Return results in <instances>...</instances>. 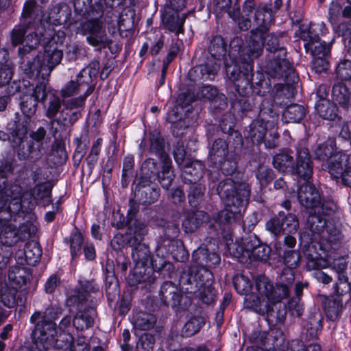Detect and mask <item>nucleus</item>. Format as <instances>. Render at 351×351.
I'll use <instances>...</instances> for the list:
<instances>
[{
    "label": "nucleus",
    "mask_w": 351,
    "mask_h": 351,
    "mask_svg": "<svg viewBox=\"0 0 351 351\" xmlns=\"http://www.w3.org/2000/svg\"><path fill=\"white\" fill-rule=\"evenodd\" d=\"M62 58V51L58 49L57 45L54 46L53 43L50 41L49 45L45 47L43 53H40L33 62H27L23 66L25 73L29 78L40 76L43 79V82L37 84L33 88H28L25 92L31 97V99L34 98L29 107L27 106L25 101L21 103V110L26 116L33 115L36 112L38 101L43 102L46 99L47 92H46L45 80L49 75L54 66L60 62Z\"/></svg>",
    "instance_id": "1"
},
{
    "label": "nucleus",
    "mask_w": 351,
    "mask_h": 351,
    "mask_svg": "<svg viewBox=\"0 0 351 351\" xmlns=\"http://www.w3.org/2000/svg\"><path fill=\"white\" fill-rule=\"evenodd\" d=\"M298 198L300 204L309 210L307 226L313 234H321L322 238H326L330 242L338 239L337 230H334V235L329 230L326 218L335 211V202L331 200L322 202L319 190L308 181L300 186Z\"/></svg>",
    "instance_id": "2"
},
{
    "label": "nucleus",
    "mask_w": 351,
    "mask_h": 351,
    "mask_svg": "<svg viewBox=\"0 0 351 351\" xmlns=\"http://www.w3.org/2000/svg\"><path fill=\"white\" fill-rule=\"evenodd\" d=\"M264 44L268 51L274 52L279 51L280 56H286L285 49L279 47L278 39L274 34L261 33V29L252 32L247 46L239 49V51L240 56H243V59L246 62L245 72L243 73L239 71L237 73L235 69L237 66L234 65V68H232L231 65H226L227 75L234 82L238 89L242 84L250 86L252 80L251 72L253 69L251 61L261 55Z\"/></svg>",
    "instance_id": "3"
},
{
    "label": "nucleus",
    "mask_w": 351,
    "mask_h": 351,
    "mask_svg": "<svg viewBox=\"0 0 351 351\" xmlns=\"http://www.w3.org/2000/svg\"><path fill=\"white\" fill-rule=\"evenodd\" d=\"M98 69L97 63H92L89 67L80 71L75 81L71 80L62 88L61 96L64 99L80 95L67 101L65 108L61 112V116L66 123L73 124L80 117V112L77 109L83 106L86 97L92 93L93 88L90 84L92 76L96 75Z\"/></svg>",
    "instance_id": "4"
},
{
    "label": "nucleus",
    "mask_w": 351,
    "mask_h": 351,
    "mask_svg": "<svg viewBox=\"0 0 351 351\" xmlns=\"http://www.w3.org/2000/svg\"><path fill=\"white\" fill-rule=\"evenodd\" d=\"M287 296L288 289L285 285L274 288L267 277L258 276L255 278L254 290L245 296V305L258 314L271 315L277 305L280 307L281 300Z\"/></svg>",
    "instance_id": "5"
},
{
    "label": "nucleus",
    "mask_w": 351,
    "mask_h": 351,
    "mask_svg": "<svg viewBox=\"0 0 351 351\" xmlns=\"http://www.w3.org/2000/svg\"><path fill=\"white\" fill-rule=\"evenodd\" d=\"M192 258L199 267H190L187 274L181 276L180 283L190 285V287L185 288L189 293L203 294L206 291L211 292L213 276L204 265L212 267L219 264L220 257L215 252H208L207 248L200 247L193 252Z\"/></svg>",
    "instance_id": "6"
},
{
    "label": "nucleus",
    "mask_w": 351,
    "mask_h": 351,
    "mask_svg": "<svg viewBox=\"0 0 351 351\" xmlns=\"http://www.w3.org/2000/svg\"><path fill=\"white\" fill-rule=\"evenodd\" d=\"M232 182L227 180L221 182L217 189L218 194L224 201L226 208L218 214L219 223H231L241 219L250 197V189L247 184H242L235 190Z\"/></svg>",
    "instance_id": "7"
},
{
    "label": "nucleus",
    "mask_w": 351,
    "mask_h": 351,
    "mask_svg": "<svg viewBox=\"0 0 351 351\" xmlns=\"http://www.w3.org/2000/svg\"><path fill=\"white\" fill-rule=\"evenodd\" d=\"M316 156L319 160H326L328 172L332 177L341 180V182L351 187V167L348 166V156L342 152H334L330 145L323 144L316 150Z\"/></svg>",
    "instance_id": "8"
},
{
    "label": "nucleus",
    "mask_w": 351,
    "mask_h": 351,
    "mask_svg": "<svg viewBox=\"0 0 351 351\" xmlns=\"http://www.w3.org/2000/svg\"><path fill=\"white\" fill-rule=\"evenodd\" d=\"M134 234L136 237L134 243H132V240L129 242L132 245L136 246L132 250V256L135 267L134 269V276H136V280L138 282L146 281L148 277L145 274H148L152 271V269L149 267H146L149 261L150 254L147 246L143 243L138 242V240L142 239V237L145 234V225L137 221L134 222Z\"/></svg>",
    "instance_id": "9"
},
{
    "label": "nucleus",
    "mask_w": 351,
    "mask_h": 351,
    "mask_svg": "<svg viewBox=\"0 0 351 351\" xmlns=\"http://www.w3.org/2000/svg\"><path fill=\"white\" fill-rule=\"evenodd\" d=\"M319 251H317L316 245H308L304 253L307 258L306 267L308 270H317L314 278L320 282L327 285L332 281V278L322 271L320 269L329 267L330 261L328 254L319 246Z\"/></svg>",
    "instance_id": "10"
},
{
    "label": "nucleus",
    "mask_w": 351,
    "mask_h": 351,
    "mask_svg": "<svg viewBox=\"0 0 351 351\" xmlns=\"http://www.w3.org/2000/svg\"><path fill=\"white\" fill-rule=\"evenodd\" d=\"M210 56L214 59L209 60L204 65H200L195 68V72L199 71L202 74V78L206 80H213L215 74L220 68V58L225 55L226 47L223 40L220 36H216L210 41L208 48Z\"/></svg>",
    "instance_id": "11"
},
{
    "label": "nucleus",
    "mask_w": 351,
    "mask_h": 351,
    "mask_svg": "<svg viewBox=\"0 0 351 351\" xmlns=\"http://www.w3.org/2000/svg\"><path fill=\"white\" fill-rule=\"evenodd\" d=\"M77 33L88 34L86 38L88 44L99 49L105 48L110 43L104 24L99 19H90L82 23L77 29Z\"/></svg>",
    "instance_id": "12"
},
{
    "label": "nucleus",
    "mask_w": 351,
    "mask_h": 351,
    "mask_svg": "<svg viewBox=\"0 0 351 351\" xmlns=\"http://www.w3.org/2000/svg\"><path fill=\"white\" fill-rule=\"evenodd\" d=\"M164 144L159 134L152 133L150 136V151L161 155L162 165L161 171L158 174V180L164 189H168L173 180L174 175L171 172V160L163 154Z\"/></svg>",
    "instance_id": "13"
},
{
    "label": "nucleus",
    "mask_w": 351,
    "mask_h": 351,
    "mask_svg": "<svg viewBox=\"0 0 351 351\" xmlns=\"http://www.w3.org/2000/svg\"><path fill=\"white\" fill-rule=\"evenodd\" d=\"M228 144L219 138L213 143L209 152V160L214 167L226 175L232 173L236 169L234 161L228 159Z\"/></svg>",
    "instance_id": "14"
},
{
    "label": "nucleus",
    "mask_w": 351,
    "mask_h": 351,
    "mask_svg": "<svg viewBox=\"0 0 351 351\" xmlns=\"http://www.w3.org/2000/svg\"><path fill=\"white\" fill-rule=\"evenodd\" d=\"M22 189L18 184H8L5 180L0 182V209L16 212L21 208Z\"/></svg>",
    "instance_id": "15"
},
{
    "label": "nucleus",
    "mask_w": 351,
    "mask_h": 351,
    "mask_svg": "<svg viewBox=\"0 0 351 351\" xmlns=\"http://www.w3.org/2000/svg\"><path fill=\"white\" fill-rule=\"evenodd\" d=\"M315 30L314 25L301 27L300 36L304 42L306 50L310 51L313 57H326L330 53V47L324 41L320 40L317 34H313Z\"/></svg>",
    "instance_id": "16"
},
{
    "label": "nucleus",
    "mask_w": 351,
    "mask_h": 351,
    "mask_svg": "<svg viewBox=\"0 0 351 351\" xmlns=\"http://www.w3.org/2000/svg\"><path fill=\"white\" fill-rule=\"evenodd\" d=\"M243 248L248 256H252L256 260L266 261L269 256V246L262 245L256 237H250L243 241Z\"/></svg>",
    "instance_id": "17"
},
{
    "label": "nucleus",
    "mask_w": 351,
    "mask_h": 351,
    "mask_svg": "<svg viewBox=\"0 0 351 351\" xmlns=\"http://www.w3.org/2000/svg\"><path fill=\"white\" fill-rule=\"evenodd\" d=\"M299 177L308 181L313 173V167L309 152L307 149H301L298 152V159L295 168L292 171Z\"/></svg>",
    "instance_id": "18"
},
{
    "label": "nucleus",
    "mask_w": 351,
    "mask_h": 351,
    "mask_svg": "<svg viewBox=\"0 0 351 351\" xmlns=\"http://www.w3.org/2000/svg\"><path fill=\"white\" fill-rule=\"evenodd\" d=\"M8 282L14 289H25L27 282L29 281L31 274L25 267L14 266L8 271Z\"/></svg>",
    "instance_id": "19"
},
{
    "label": "nucleus",
    "mask_w": 351,
    "mask_h": 351,
    "mask_svg": "<svg viewBox=\"0 0 351 351\" xmlns=\"http://www.w3.org/2000/svg\"><path fill=\"white\" fill-rule=\"evenodd\" d=\"M160 295L165 305L176 306L180 304L182 297L180 290L171 282L163 283L160 290Z\"/></svg>",
    "instance_id": "20"
},
{
    "label": "nucleus",
    "mask_w": 351,
    "mask_h": 351,
    "mask_svg": "<svg viewBox=\"0 0 351 351\" xmlns=\"http://www.w3.org/2000/svg\"><path fill=\"white\" fill-rule=\"evenodd\" d=\"M208 220V215L204 211L188 213L183 220L182 227L186 232H191Z\"/></svg>",
    "instance_id": "21"
},
{
    "label": "nucleus",
    "mask_w": 351,
    "mask_h": 351,
    "mask_svg": "<svg viewBox=\"0 0 351 351\" xmlns=\"http://www.w3.org/2000/svg\"><path fill=\"white\" fill-rule=\"evenodd\" d=\"M43 103L45 109V116L49 119H53L57 115L62 104L59 93L55 90L47 91L46 99Z\"/></svg>",
    "instance_id": "22"
},
{
    "label": "nucleus",
    "mask_w": 351,
    "mask_h": 351,
    "mask_svg": "<svg viewBox=\"0 0 351 351\" xmlns=\"http://www.w3.org/2000/svg\"><path fill=\"white\" fill-rule=\"evenodd\" d=\"M156 322V318L153 314L145 312L135 313L131 319L136 330H149L154 326Z\"/></svg>",
    "instance_id": "23"
},
{
    "label": "nucleus",
    "mask_w": 351,
    "mask_h": 351,
    "mask_svg": "<svg viewBox=\"0 0 351 351\" xmlns=\"http://www.w3.org/2000/svg\"><path fill=\"white\" fill-rule=\"evenodd\" d=\"M332 97L334 102L338 104L343 108L348 109L351 99V93L343 84L337 83L332 88Z\"/></svg>",
    "instance_id": "24"
},
{
    "label": "nucleus",
    "mask_w": 351,
    "mask_h": 351,
    "mask_svg": "<svg viewBox=\"0 0 351 351\" xmlns=\"http://www.w3.org/2000/svg\"><path fill=\"white\" fill-rule=\"evenodd\" d=\"M204 167L201 162L193 161L184 165L182 176L191 184L196 183L203 175Z\"/></svg>",
    "instance_id": "25"
},
{
    "label": "nucleus",
    "mask_w": 351,
    "mask_h": 351,
    "mask_svg": "<svg viewBox=\"0 0 351 351\" xmlns=\"http://www.w3.org/2000/svg\"><path fill=\"white\" fill-rule=\"evenodd\" d=\"M306 114L304 106L298 104H291L287 106L282 114V121L286 123H299Z\"/></svg>",
    "instance_id": "26"
},
{
    "label": "nucleus",
    "mask_w": 351,
    "mask_h": 351,
    "mask_svg": "<svg viewBox=\"0 0 351 351\" xmlns=\"http://www.w3.org/2000/svg\"><path fill=\"white\" fill-rule=\"evenodd\" d=\"M266 130V123L263 119L255 120L250 125L248 136L254 143H261L265 138Z\"/></svg>",
    "instance_id": "27"
},
{
    "label": "nucleus",
    "mask_w": 351,
    "mask_h": 351,
    "mask_svg": "<svg viewBox=\"0 0 351 351\" xmlns=\"http://www.w3.org/2000/svg\"><path fill=\"white\" fill-rule=\"evenodd\" d=\"M25 261L28 265H35L40 260L42 250L38 242L31 241L26 243L24 248Z\"/></svg>",
    "instance_id": "28"
},
{
    "label": "nucleus",
    "mask_w": 351,
    "mask_h": 351,
    "mask_svg": "<svg viewBox=\"0 0 351 351\" xmlns=\"http://www.w3.org/2000/svg\"><path fill=\"white\" fill-rule=\"evenodd\" d=\"M293 157L287 153H281L274 157V168L280 172H291L293 170Z\"/></svg>",
    "instance_id": "29"
},
{
    "label": "nucleus",
    "mask_w": 351,
    "mask_h": 351,
    "mask_svg": "<svg viewBox=\"0 0 351 351\" xmlns=\"http://www.w3.org/2000/svg\"><path fill=\"white\" fill-rule=\"evenodd\" d=\"M343 304L339 298L329 299L324 303V311L326 317L331 321L336 320L342 310Z\"/></svg>",
    "instance_id": "30"
},
{
    "label": "nucleus",
    "mask_w": 351,
    "mask_h": 351,
    "mask_svg": "<svg viewBox=\"0 0 351 351\" xmlns=\"http://www.w3.org/2000/svg\"><path fill=\"white\" fill-rule=\"evenodd\" d=\"M94 311L89 310L78 313L73 319V326L77 330H84L90 327L93 324Z\"/></svg>",
    "instance_id": "31"
},
{
    "label": "nucleus",
    "mask_w": 351,
    "mask_h": 351,
    "mask_svg": "<svg viewBox=\"0 0 351 351\" xmlns=\"http://www.w3.org/2000/svg\"><path fill=\"white\" fill-rule=\"evenodd\" d=\"M278 56H280V55ZM274 71L275 75L284 77L290 75L293 71V66L289 60L284 58L278 57L275 58L274 61Z\"/></svg>",
    "instance_id": "32"
},
{
    "label": "nucleus",
    "mask_w": 351,
    "mask_h": 351,
    "mask_svg": "<svg viewBox=\"0 0 351 351\" xmlns=\"http://www.w3.org/2000/svg\"><path fill=\"white\" fill-rule=\"evenodd\" d=\"M279 216L283 223L284 232L294 234L299 228V221L296 216L292 213L285 215L283 212H279Z\"/></svg>",
    "instance_id": "33"
},
{
    "label": "nucleus",
    "mask_w": 351,
    "mask_h": 351,
    "mask_svg": "<svg viewBox=\"0 0 351 351\" xmlns=\"http://www.w3.org/2000/svg\"><path fill=\"white\" fill-rule=\"evenodd\" d=\"M204 320L202 317H197L189 320L182 330V335L184 337H191L197 333L204 325Z\"/></svg>",
    "instance_id": "34"
},
{
    "label": "nucleus",
    "mask_w": 351,
    "mask_h": 351,
    "mask_svg": "<svg viewBox=\"0 0 351 351\" xmlns=\"http://www.w3.org/2000/svg\"><path fill=\"white\" fill-rule=\"evenodd\" d=\"M319 115L324 119L332 120L337 117L335 107L328 101H323L316 106Z\"/></svg>",
    "instance_id": "35"
},
{
    "label": "nucleus",
    "mask_w": 351,
    "mask_h": 351,
    "mask_svg": "<svg viewBox=\"0 0 351 351\" xmlns=\"http://www.w3.org/2000/svg\"><path fill=\"white\" fill-rule=\"evenodd\" d=\"M32 200L30 202L31 207L34 206L36 200L47 198L51 202V190L46 184H38L32 191Z\"/></svg>",
    "instance_id": "36"
},
{
    "label": "nucleus",
    "mask_w": 351,
    "mask_h": 351,
    "mask_svg": "<svg viewBox=\"0 0 351 351\" xmlns=\"http://www.w3.org/2000/svg\"><path fill=\"white\" fill-rule=\"evenodd\" d=\"M234 285L237 291L241 295L250 294L254 290L250 280L243 275L236 276L234 279Z\"/></svg>",
    "instance_id": "37"
},
{
    "label": "nucleus",
    "mask_w": 351,
    "mask_h": 351,
    "mask_svg": "<svg viewBox=\"0 0 351 351\" xmlns=\"http://www.w3.org/2000/svg\"><path fill=\"white\" fill-rule=\"evenodd\" d=\"M40 42V38L36 33H28L24 39L25 46L19 49L20 56L24 55L26 52L36 48Z\"/></svg>",
    "instance_id": "38"
},
{
    "label": "nucleus",
    "mask_w": 351,
    "mask_h": 351,
    "mask_svg": "<svg viewBox=\"0 0 351 351\" xmlns=\"http://www.w3.org/2000/svg\"><path fill=\"white\" fill-rule=\"evenodd\" d=\"M17 289L6 287L0 292V302L8 308H12L16 303V292Z\"/></svg>",
    "instance_id": "39"
},
{
    "label": "nucleus",
    "mask_w": 351,
    "mask_h": 351,
    "mask_svg": "<svg viewBox=\"0 0 351 351\" xmlns=\"http://www.w3.org/2000/svg\"><path fill=\"white\" fill-rule=\"evenodd\" d=\"M0 140H8L10 142L12 147L16 148L23 146L24 147V134L14 132L10 136L7 133L0 131Z\"/></svg>",
    "instance_id": "40"
},
{
    "label": "nucleus",
    "mask_w": 351,
    "mask_h": 351,
    "mask_svg": "<svg viewBox=\"0 0 351 351\" xmlns=\"http://www.w3.org/2000/svg\"><path fill=\"white\" fill-rule=\"evenodd\" d=\"M336 73L341 80L351 79V60L347 59L341 60L336 68Z\"/></svg>",
    "instance_id": "41"
},
{
    "label": "nucleus",
    "mask_w": 351,
    "mask_h": 351,
    "mask_svg": "<svg viewBox=\"0 0 351 351\" xmlns=\"http://www.w3.org/2000/svg\"><path fill=\"white\" fill-rule=\"evenodd\" d=\"M265 227L268 231L276 236L284 232L283 223L279 215L269 220Z\"/></svg>",
    "instance_id": "42"
},
{
    "label": "nucleus",
    "mask_w": 351,
    "mask_h": 351,
    "mask_svg": "<svg viewBox=\"0 0 351 351\" xmlns=\"http://www.w3.org/2000/svg\"><path fill=\"white\" fill-rule=\"evenodd\" d=\"M285 265L290 269H294L298 267L300 256L298 252L295 250H287L285 252L284 256Z\"/></svg>",
    "instance_id": "43"
},
{
    "label": "nucleus",
    "mask_w": 351,
    "mask_h": 351,
    "mask_svg": "<svg viewBox=\"0 0 351 351\" xmlns=\"http://www.w3.org/2000/svg\"><path fill=\"white\" fill-rule=\"evenodd\" d=\"M205 191L204 186L201 184H194L191 188L189 195V203L195 206L196 203L201 199Z\"/></svg>",
    "instance_id": "44"
},
{
    "label": "nucleus",
    "mask_w": 351,
    "mask_h": 351,
    "mask_svg": "<svg viewBox=\"0 0 351 351\" xmlns=\"http://www.w3.org/2000/svg\"><path fill=\"white\" fill-rule=\"evenodd\" d=\"M186 15H184L182 19H180L178 15L176 17H171L168 20L166 26L171 32L179 34L182 32V26L184 23Z\"/></svg>",
    "instance_id": "45"
},
{
    "label": "nucleus",
    "mask_w": 351,
    "mask_h": 351,
    "mask_svg": "<svg viewBox=\"0 0 351 351\" xmlns=\"http://www.w3.org/2000/svg\"><path fill=\"white\" fill-rule=\"evenodd\" d=\"M254 18L258 26L265 27L271 21V14L263 9H258L255 11Z\"/></svg>",
    "instance_id": "46"
},
{
    "label": "nucleus",
    "mask_w": 351,
    "mask_h": 351,
    "mask_svg": "<svg viewBox=\"0 0 351 351\" xmlns=\"http://www.w3.org/2000/svg\"><path fill=\"white\" fill-rule=\"evenodd\" d=\"M329 68V62L326 57H313L312 69L317 73L326 71Z\"/></svg>",
    "instance_id": "47"
},
{
    "label": "nucleus",
    "mask_w": 351,
    "mask_h": 351,
    "mask_svg": "<svg viewBox=\"0 0 351 351\" xmlns=\"http://www.w3.org/2000/svg\"><path fill=\"white\" fill-rule=\"evenodd\" d=\"M342 7L337 2H332L329 8V20L332 25L337 23L338 19L342 14Z\"/></svg>",
    "instance_id": "48"
},
{
    "label": "nucleus",
    "mask_w": 351,
    "mask_h": 351,
    "mask_svg": "<svg viewBox=\"0 0 351 351\" xmlns=\"http://www.w3.org/2000/svg\"><path fill=\"white\" fill-rule=\"evenodd\" d=\"M294 281V274L293 269L287 268L283 270L280 276V282L276 285L277 287L285 285L288 289V294L289 293V285H291Z\"/></svg>",
    "instance_id": "49"
},
{
    "label": "nucleus",
    "mask_w": 351,
    "mask_h": 351,
    "mask_svg": "<svg viewBox=\"0 0 351 351\" xmlns=\"http://www.w3.org/2000/svg\"><path fill=\"white\" fill-rule=\"evenodd\" d=\"M198 95L202 98L212 100L217 95V90L213 86L204 85L200 88Z\"/></svg>",
    "instance_id": "50"
},
{
    "label": "nucleus",
    "mask_w": 351,
    "mask_h": 351,
    "mask_svg": "<svg viewBox=\"0 0 351 351\" xmlns=\"http://www.w3.org/2000/svg\"><path fill=\"white\" fill-rule=\"evenodd\" d=\"M83 243V238L81 234H74L71 239V254L73 258L77 255L81 245Z\"/></svg>",
    "instance_id": "51"
},
{
    "label": "nucleus",
    "mask_w": 351,
    "mask_h": 351,
    "mask_svg": "<svg viewBox=\"0 0 351 351\" xmlns=\"http://www.w3.org/2000/svg\"><path fill=\"white\" fill-rule=\"evenodd\" d=\"M102 140L101 138H97L95 141H94L90 152L87 158V160L91 162L95 163L97 160V156L101 151Z\"/></svg>",
    "instance_id": "52"
},
{
    "label": "nucleus",
    "mask_w": 351,
    "mask_h": 351,
    "mask_svg": "<svg viewBox=\"0 0 351 351\" xmlns=\"http://www.w3.org/2000/svg\"><path fill=\"white\" fill-rule=\"evenodd\" d=\"M27 34V30L23 27L14 28L12 33V42L14 45L24 43V36Z\"/></svg>",
    "instance_id": "53"
},
{
    "label": "nucleus",
    "mask_w": 351,
    "mask_h": 351,
    "mask_svg": "<svg viewBox=\"0 0 351 351\" xmlns=\"http://www.w3.org/2000/svg\"><path fill=\"white\" fill-rule=\"evenodd\" d=\"M288 308L293 315L300 317L303 312V306L300 303V300L298 298H293L288 302Z\"/></svg>",
    "instance_id": "54"
},
{
    "label": "nucleus",
    "mask_w": 351,
    "mask_h": 351,
    "mask_svg": "<svg viewBox=\"0 0 351 351\" xmlns=\"http://www.w3.org/2000/svg\"><path fill=\"white\" fill-rule=\"evenodd\" d=\"M12 77V68L5 65L0 69V87L7 84Z\"/></svg>",
    "instance_id": "55"
},
{
    "label": "nucleus",
    "mask_w": 351,
    "mask_h": 351,
    "mask_svg": "<svg viewBox=\"0 0 351 351\" xmlns=\"http://www.w3.org/2000/svg\"><path fill=\"white\" fill-rule=\"evenodd\" d=\"M9 229L8 231L5 230V233L3 234L4 240L2 236H0V241L3 245L10 246L15 242V239L16 237V233L14 230H11V228L9 227L8 228Z\"/></svg>",
    "instance_id": "56"
},
{
    "label": "nucleus",
    "mask_w": 351,
    "mask_h": 351,
    "mask_svg": "<svg viewBox=\"0 0 351 351\" xmlns=\"http://www.w3.org/2000/svg\"><path fill=\"white\" fill-rule=\"evenodd\" d=\"M271 170L266 167H261L258 170L256 178L260 180L261 184H263L265 182L266 183L271 179Z\"/></svg>",
    "instance_id": "57"
},
{
    "label": "nucleus",
    "mask_w": 351,
    "mask_h": 351,
    "mask_svg": "<svg viewBox=\"0 0 351 351\" xmlns=\"http://www.w3.org/2000/svg\"><path fill=\"white\" fill-rule=\"evenodd\" d=\"M60 283V279L56 275L51 276L45 283V291L51 293Z\"/></svg>",
    "instance_id": "58"
},
{
    "label": "nucleus",
    "mask_w": 351,
    "mask_h": 351,
    "mask_svg": "<svg viewBox=\"0 0 351 351\" xmlns=\"http://www.w3.org/2000/svg\"><path fill=\"white\" fill-rule=\"evenodd\" d=\"M140 341H141L143 348L149 350V349H151L152 348V346L154 343L155 339H154V336H152L151 335H148V334H145L141 337Z\"/></svg>",
    "instance_id": "59"
},
{
    "label": "nucleus",
    "mask_w": 351,
    "mask_h": 351,
    "mask_svg": "<svg viewBox=\"0 0 351 351\" xmlns=\"http://www.w3.org/2000/svg\"><path fill=\"white\" fill-rule=\"evenodd\" d=\"M45 153V151L44 149V148L42 147L41 148H40L38 149V154H34L33 152L30 151L29 149H28V153H26V152H20L19 151V156L21 158H23V159H25L27 157H30L31 158H33V159H38L41 157L42 155H43Z\"/></svg>",
    "instance_id": "60"
},
{
    "label": "nucleus",
    "mask_w": 351,
    "mask_h": 351,
    "mask_svg": "<svg viewBox=\"0 0 351 351\" xmlns=\"http://www.w3.org/2000/svg\"><path fill=\"white\" fill-rule=\"evenodd\" d=\"M174 159L178 165H181L184 160L185 150L183 145L177 147L173 151Z\"/></svg>",
    "instance_id": "61"
},
{
    "label": "nucleus",
    "mask_w": 351,
    "mask_h": 351,
    "mask_svg": "<svg viewBox=\"0 0 351 351\" xmlns=\"http://www.w3.org/2000/svg\"><path fill=\"white\" fill-rule=\"evenodd\" d=\"M90 3V0H75L73 3L75 11L79 12H86L87 5Z\"/></svg>",
    "instance_id": "62"
},
{
    "label": "nucleus",
    "mask_w": 351,
    "mask_h": 351,
    "mask_svg": "<svg viewBox=\"0 0 351 351\" xmlns=\"http://www.w3.org/2000/svg\"><path fill=\"white\" fill-rule=\"evenodd\" d=\"M84 252L86 258L88 260H93L95 258V247L91 243H86L84 247Z\"/></svg>",
    "instance_id": "63"
},
{
    "label": "nucleus",
    "mask_w": 351,
    "mask_h": 351,
    "mask_svg": "<svg viewBox=\"0 0 351 351\" xmlns=\"http://www.w3.org/2000/svg\"><path fill=\"white\" fill-rule=\"evenodd\" d=\"M239 27L241 30H247L251 27V17L242 16L239 19Z\"/></svg>",
    "instance_id": "64"
}]
</instances>
